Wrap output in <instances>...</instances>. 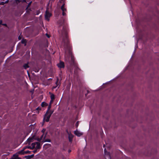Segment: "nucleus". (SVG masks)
Here are the masks:
<instances>
[{
	"mask_svg": "<svg viewBox=\"0 0 159 159\" xmlns=\"http://www.w3.org/2000/svg\"><path fill=\"white\" fill-rule=\"evenodd\" d=\"M59 81V79L57 78V81L56 82L55 84L56 85V87H54V88H56V87L59 85V84L58 83Z\"/></svg>",
	"mask_w": 159,
	"mask_h": 159,
	"instance_id": "16",
	"label": "nucleus"
},
{
	"mask_svg": "<svg viewBox=\"0 0 159 159\" xmlns=\"http://www.w3.org/2000/svg\"><path fill=\"white\" fill-rule=\"evenodd\" d=\"M43 134L41 137L40 138H39L37 139V140L38 141H40L41 140H42L43 138Z\"/></svg>",
	"mask_w": 159,
	"mask_h": 159,
	"instance_id": "20",
	"label": "nucleus"
},
{
	"mask_svg": "<svg viewBox=\"0 0 159 159\" xmlns=\"http://www.w3.org/2000/svg\"><path fill=\"white\" fill-rule=\"evenodd\" d=\"M105 146V145H104L103 146V147H104Z\"/></svg>",
	"mask_w": 159,
	"mask_h": 159,
	"instance_id": "33",
	"label": "nucleus"
},
{
	"mask_svg": "<svg viewBox=\"0 0 159 159\" xmlns=\"http://www.w3.org/2000/svg\"><path fill=\"white\" fill-rule=\"evenodd\" d=\"M33 155H31V156H33Z\"/></svg>",
	"mask_w": 159,
	"mask_h": 159,
	"instance_id": "34",
	"label": "nucleus"
},
{
	"mask_svg": "<svg viewBox=\"0 0 159 159\" xmlns=\"http://www.w3.org/2000/svg\"><path fill=\"white\" fill-rule=\"evenodd\" d=\"M36 144L35 146V148L36 149L40 148H41V146L40 143L39 142H36Z\"/></svg>",
	"mask_w": 159,
	"mask_h": 159,
	"instance_id": "8",
	"label": "nucleus"
},
{
	"mask_svg": "<svg viewBox=\"0 0 159 159\" xmlns=\"http://www.w3.org/2000/svg\"><path fill=\"white\" fill-rule=\"evenodd\" d=\"M71 151L70 150H69V152H70Z\"/></svg>",
	"mask_w": 159,
	"mask_h": 159,
	"instance_id": "32",
	"label": "nucleus"
},
{
	"mask_svg": "<svg viewBox=\"0 0 159 159\" xmlns=\"http://www.w3.org/2000/svg\"><path fill=\"white\" fill-rule=\"evenodd\" d=\"M34 139V137H30L27 139V142L29 143H30L31 142L33 141V139Z\"/></svg>",
	"mask_w": 159,
	"mask_h": 159,
	"instance_id": "12",
	"label": "nucleus"
},
{
	"mask_svg": "<svg viewBox=\"0 0 159 159\" xmlns=\"http://www.w3.org/2000/svg\"><path fill=\"white\" fill-rule=\"evenodd\" d=\"M27 148H29V149H32V147H31V146H27Z\"/></svg>",
	"mask_w": 159,
	"mask_h": 159,
	"instance_id": "22",
	"label": "nucleus"
},
{
	"mask_svg": "<svg viewBox=\"0 0 159 159\" xmlns=\"http://www.w3.org/2000/svg\"><path fill=\"white\" fill-rule=\"evenodd\" d=\"M8 0H7L5 2V3H7L8 2Z\"/></svg>",
	"mask_w": 159,
	"mask_h": 159,
	"instance_id": "28",
	"label": "nucleus"
},
{
	"mask_svg": "<svg viewBox=\"0 0 159 159\" xmlns=\"http://www.w3.org/2000/svg\"><path fill=\"white\" fill-rule=\"evenodd\" d=\"M104 152H105V155H106L107 156H108V158H109V159H111V156H110V155L109 153V152H107V151L106 150V149H104Z\"/></svg>",
	"mask_w": 159,
	"mask_h": 159,
	"instance_id": "9",
	"label": "nucleus"
},
{
	"mask_svg": "<svg viewBox=\"0 0 159 159\" xmlns=\"http://www.w3.org/2000/svg\"><path fill=\"white\" fill-rule=\"evenodd\" d=\"M21 43L25 44V46H26V39H23L21 41Z\"/></svg>",
	"mask_w": 159,
	"mask_h": 159,
	"instance_id": "15",
	"label": "nucleus"
},
{
	"mask_svg": "<svg viewBox=\"0 0 159 159\" xmlns=\"http://www.w3.org/2000/svg\"><path fill=\"white\" fill-rule=\"evenodd\" d=\"M50 139H47L44 142H50Z\"/></svg>",
	"mask_w": 159,
	"mask_h": 159,
	"instance_id": "24",
	"label": "nucleus"
},
{
	"mask_svg": "<svg viewBox=\"0 0 159 159\" xmlns=\"http://www.w3.org/2000/svg\"><path fill=\"white\" fill-rule=\"evenodd\" d=\"M50 98L51 99V100L50 101V102H53V100L55 98V96L54 94H51Z\"/></svg>",
	"mask_w": 159,
	"mask_h": 159,
	"instance_id": "10",
	"label": "nucleus"
},
{
	"mask_svg": "<svg viewBox=\"0 0 159 159\" xmlns=\"http://www.w3.org/2000/svg\"><path fill=\"white\" fill-rule=\"evenodd\" d=\"M46 35L48 37V38H49L50 37V36H49V35L48 34H46Z\"/></svg>",
	"mask_w": 159,
	"mask_h": 159,
	"instance_id": "26",
	"label": "nucleus"
},
{
	"mask_svg": "<svg viewBox=\"0 0 159 159\" xmlns=\"http://www.w3.org/2000/svg\"><path fill=\"white\" fill-rule=\"evenodd\" d=\"M47 105V104L45 102H43L41 103V106L42 107H44Z\"/></svg>",
	"mask_w": 159,
	"mask_h": 159,
	"instance_id": "17",
	"label": "nucleus"
},
{
	"mask_svg": "<svg viewBox=\"0 0 159 159\" xmlns=\"http://www.w3.org/2000/svg\"><path fill=\"white\" fill-rule=\"evenodd\" d=\"M40 12V11H39V10H38V11H37L36 14L37 15H38L39 13Z\"/></svg>",
	"mask_w": 159,
	"mask_h": 159,
	"instance_id": "23",
	"label": "nucleus"
},
{
	"mask_svg": "<svg viewBox=\"0 0 159 159\" xmlns=\"http://www.w3.org/2000/svg\"><path fill=\"white\" fill-rule=\"evenodd\" d=\"M50 117L51 116L50 115H49L46 113L44 116L43 121L44 122L45 121L46 122H48L49 121V120Z\"/></svg>",
	"mask_w": 159,
	"mask_h": 159,
	"instance_id": "4",
	"label": "nucleus"
},
{
	"mask_svg": "<svg viewBox=\"0 0 159 159\" xmlns=\"http://www.w3.org/2000/svg\"><path fill=\"white\" fill-rule=\"evenodd\" d=\"M21 39V37L20 36H19L18 37V39L20 40Z\"/></svg>",
	"mask_w": 159,
	"mask_h": 159,
	"instance_id": "25",
	"label": "nucleus"
},
{
	"mask_svg": "<svg viewBox=\"0 0 159 159\" xmlns=\"http://www.w3.org/2000/svg\"><path fill=\"white\" fill-rule=\"evenodd\" d=\"M36 152V150H34V151H33V152Z\"/></svg>",
	"mask_w": 159,
	"mask_h": 159,
	"instance_id": "30",
	"label": "nucleus"
},
{
	"mask_svg": "<svg viewBox=\"0 0 159 159\" xmlns=\"http://www.w3.org/2000/svg\"><path fill=\"white\" fill-rule=\"evenodd\" d=\"M52 103V102H50L49 105H48V110L47 111H49L50 110V109L51 107V105Z\"/></svg>",
	"mask_w": 159,
	"mask_h": 159,
	"instance_id": "18",
	"label": "nucleus"
},
{
	"mask_svg": "<svg viewBox=\"0 0 159 159\" xmlns=\"http://www.w3.org/2000/svg\"><path fill=\"white\" fill-rule=\"evenodd\" d=\"M5 3V2H1V4L2 5H3Z\"/></svg>",
	"mask_w": 159,
	"mask_h": 159,
	"instance_id": "27",
	"label": "nucleus"
},
{
	"mask_svg": "<svg viewBox=\"0 0 159 159\" xmlns=\"http://www.w3.org/2000/svg\"><path fill=\"white\" fill-rule=\"evenodd\" d=\"M62 33L63 34V33L65 35V37L63 39V42L64 44H66L67 45L69 42V41L67 37L66 30L65 29L64 30V32H63Z\"/></svg>",
	"mask_w": 159,
	"mask_h": 159,
	"instance_id": "2",
	"label": "nucleus"
},
{
	"mask_svg": "<svg viewBox=\"0 0 159 159\" xmlns=\"http://www.w3.org/2000/svg\"><path fill=\"white\" fill-rule=\"evenodd\" d=\"M78 122H77V123H76V126H77H77H78Z\"/></svg>",
	"mask_w": 159,
	"mask_h": 159,
	"instance_id": "29",
	"label": "nucleus"
},
{
	"mask_svg": "<svg viewBox=\"0 0 159 159\" xmlns=\"http://www.w3.org/2000/svg\"><path fill=\"white\" fill-rule=\"evenodd\" d=\"M52 15L51 13L48 11V9L46 11L45 18L46 20L48 21L49 20V18Z\"/></svg>",
	"mask_w": 159,
	"mask_h": 159,
	"instance_id": "3",
	"label": "nucleus"
},
{
	"mask_svg": "<svg viewBox=\"0 0 159 159\" xmlns=\"http://www.w3.org/2000/svg\"><path fill=\"white\" fill-rule=\"evenodd\" d=\"M27 146H26V147H24L23 148V149L21 151H19V152H18V153L19 154H23V151L25 150V149L27 148Z\"/></svg>",
	"mask_w": 159,
	"mask_h": 159,
	"instance_id": "14",
	"label": "nucleus"
},
{
	"mask_svg": "<svg viewBox=\"0 0 159 159\" xmlns=\"http://www.w3.org/2000/svg\"><path fill=\"white\" fill-rule=\"evenodd\" d=\"M74 134L75 135L78 137H80L83 134V133H82L80 132L77 130L74 131Z\"/></svg>",
	"mask_w": 159,
	"mask_h": 159,
	"instance_id": "6",
	"label": "nucleus"
},
{
	"mask_svg": "<svg viewBox=\"0 0 159 159\" xmlns=\"http://www.w3.org/2000/svg\"><path fill=\"white\" fill-rule=\"evenodd\" d=\"M66 132L69 135V140L70 142H71L73 138L74 135L70 132H69L67 130Z\"/></svg>",
	"mask_w": 159,
	"mask_h": 159,
	"instance_id": "5",
	"label": "nucleus"
},
{
	"mask_svg": "<svg viewBox=\"0 0 159 159\" xmlns=\"http://www.w3.org/2000/svg\"><path fill=\"white\" fill-rule=\"evenodd\" d=\"M57 65L58 67L60 68H63L64 67V63L62 61L60 62Z\"/></svg>",
	"mask_w": 159,
	"mask_h": 159,
	"instance_id": "7",
	"label": "nucleus"
},
{
	"mask_svg": "<svg viewBox=\"0 0 159 159\" xmlns=\"http://www.w3.org/2000/svg\"><path fill=\"white\" fill-rule=\"evenodd\" d=\"M38 109H39V108H38H38H37L36 109V110H38Z\"/></svg>",
	"mask_w": 159,
	"mask_h": 159,
	"instance_id": "31",
	"label": "nucleus"
},
{
	"mask_svg": "<svg viewBox=\"0 0 159 159\" xmlns=\"http://www.w3.org/2000/svg\"><path fill=\"white\" fill-rule=\"evenodd\" d=\"M29 67V66L28 64H26L24 65V67L25 69H26L27 68H28Z\"/></svg>",
	"mask_w": 159,
	"mask_h": 159,
	"instance_id": "19",
	"label": "nucleus"
},
{
	"mask_svg": "<svg viewBox=\"0 0 159 159\" xmlns=\"http://www.w3.org/2000/svg\"><path fill=\"white\" fill-rule=\"evenodd\" d=\"M30 152V151H26L24 152H23V153H28Z\"/></svg>",
	"mask_w": 159,
	"mask_h": 159,
	"instance_id": "21",
	"label": "nucleus"
},
{
	"mask_svg": "<svg viewBox=\"0 0 159 159\" xmlns=\"http://www.w3.org/2000/svg\"><path fill=\"white\" fill-rule=\"evenodd\" d=\"M65 0H60L59 2L61 3L63 2V4L61 7V9L62 11V15L63 16H66V9L65 7V3L64 1Z\"/></svg>",
	"mask_w": 159,
	"mask_h": 159,
	"instance_id": "1",
	"label": "nucleus"
},
{
	"mask_svg": "<svg viewBox=\"0 0 159 159\" xmlns=\"http://www.w3.org/2000/svg\"><path fill=\"white\" fill-rule=\"evenodd\" d=\"M36 142H34L33 143H32L31 145L32 146V149H34L35 148V146L36 145Z\"/></svg>",
	"mask_w": 159,
	"mask_h": 159,
	"instance_id": "13",
	"label": "nucleus"
},
{
	"mask_svg": "<svg viewBox=\"0 0 159 159\" xmlns=\"http://www.w3.org/2000/svg\"><path fill=\"white\" fill-rule=\"evenodd\" d=\"M53 111H54L53 110H50L49 111H47L46 112V113L49 115H50V116H51V115L53 113Z\"/></svg>",
	"mask_w": 159,
	"mask_h": 159,
	"instance_id": "11",
	"label": "nucleus"
}]
</instances>
